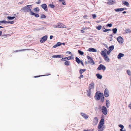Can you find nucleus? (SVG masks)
Instances as JSON below:
<instances>
[{"instance_id":"obj_27","label":"nucleus","mask_w":131,"mask_h":131,"mask_svg":"<svg viewBox=\"0 0 131 131\" xmlns=\"http://www.w3.org/2000/svg\"><path fill=\"white\" fill-rule=\"evenodd\" d=\"M103 125L102 124H99L97 128L99 129V130H100V129H101V128L103 127Z\"/></svg>"},{"instance_id":"obj_31","label":"nucleus","mask_w":131,"mask_h":131,"mask_svg":"<svg viewBox=\"0 0 131 131\" xmlns=\"http://www.w3.org/2000/svg\"><path fill=\"white\" fill-rule=\"evenodd\" d=\"M28 50V49H23L20 50H17L15 51H14V52H19V51H25V50Z\"/></svg>"},{"instance_id":"obj_40","label":"nucleus","mask_w":131,"mask_h":131,"mask_svg":"<svg viewBox=\"0 0 131 131\" xmlns=\"http://www.w3.org/2000/svg\"><path fill=\"white\" fill-rule=\"evenodd\" d=\"M56 44L58 46H59L62 45V43H61L60 42H58Z\"/></svg>"},{"instance_id":"obj_36","label":"nucleus","mask_w":131,"mask_h":131,"mask_svg":"<svg viewBox=\"0 0 131 131\" xmlns=\"http://www.w3.org/2000/svg\"><path fill=\"white\" fill-rule=\"evenodd\" d=\"M34 10L35 12H38L39 10V8L37 7L35 8Z\"/></svg>"},{"instance_id":"obj_59","label":"nucleus","mask_w":131,"mask_h":131,"mask_svg":"<svg viewBox=\"0 0 131 131\" xmlns=\"http://www.w3.org/2000/svg\"><path fill=\"white\" fill-rule=\"evenodd\" d=\"M24 2L23 1H22L21 2H19V3L18 4H22Z\"/></svg>"},{"instance_id":"obj_58","label":"nucleus","mask_w":131,"mask_h":131,"mask_svg":"<svg viewBox=\"0 0 131 131\" xmlns=\"http://www.w3.org/2000/svg\"><path fill=\"white\" fill-rule=\"evenodd\" d=\"M93 131V130H84V131Z\"/></svg>"},{"instance_id":"obj_23","label":"nucleus","mask_w":131,"mask_h":131,"mask_svg":"<svg viewBox=\"0 0 131 131\" xmlns=\"http://www.w3.org/2000/svg\"><path fill=\"white\" fill-rule=\"evenodd\" d=\"M106 107L108 108L110 106V103L109 101L108 100H107L106 101Z\"/></svg>"},{"instance_id":"obj_48","label":"nucleus","mask_w":131,"mask_h":131,"mask_svg":"<svg viewBox=\"0 0 131 131\" xmlns=\"http://www.w3.org/2000/svg\"><path fill=\"white\" fill-rule=\"evenodd\" d=\"M8 23H10L11 24H13L14 23V22L13 21H8Z\"/></svg>"},{"instance_id":"obj_45","label":"nucleus","mask_w":131,"mask_h":131,"mask_svg":"<svg viewBox=\"0 0 131 131\" xmlns=\"http://www.w3.org/2000/svg\"><path fill=\"white\" fill-rule=\"evenodd\" d=\"M1 22L2 23H4L5 24L8 23V22H7L8 21H5L3 20V21H1Z\"/></svg>"},{"instance_id":"obj_50","label":"nucleus","mask_w":131,"mask_h":131,"mask_svg":"<svg viewBox=\"0 0 131 131\" xmlns=\"http://www.w3.org/2000/svg\"><path fill=\"white\" fill-rule=\"evenodd\" d=\"M41 3V1L40 0H38V2H36V3L38 4L40 3Z\"/></svg>"},{"instance_id":"obj_54","label":"nucleus","mask_w":131,"mask_h":131,"mask_svg":"<svg viewBox=\"0 0 131 131\" xmlns=\"http://www.w3.org/2000/svg\"><path fill=\"white\" fill-rule=\"evenodd\" d=\"M66 53H68V54H72L71 52L70 51H67L66 52Z\"/></svg>"},{"instance_id":"obj_4","label":"nucleus","mask_w":131,"mask_h":131,"mask_svg":"<svg viewBox=\"0 0 131 131\" xmlns=\"http://www.w3.org/2000/svg\"><path fill=\"white\" fill-rule=\"evenodd\" d=\"M54 27L57 28H65L67 27L66 26L62 23H58L57 25H55Z\"/></svg>"},{"instance_id":"obj_39","label":"nucleus","mask_w":131,"mask_h":131,"mask_svg":"<svg viewBox=\"0 0 131 131\" xmlns=\"http://www.w3.org/2000/svg\"><path fill=\"white\" fill-rule=\"evenodd\" d=\"M111 30L110 29H105L104 30H103V31L104 32H106L108 31H111Z\"/></svg>"},{"instance_id":"obj_22","label":"nucleus","mask_w":131,"mask_h":131,"mask_svg":"<svg viewBox=\"0 0 131 131\" xmlns=\"http://www.w3.org/2000/svg\"><path fill=\"white\" fill-rule=\"evenodd\" d=\"M96 75L97 78L99 79H101L102 78V76L101 75H100L99 74H97Z\"/></svg>"},{"instance_id":"obj_12","label":"nucleus","mask_w":131,"mask_h":131,"mask_svg":"<svg viewBox=\"0 0 131 131\" xmlns=\"http://www.w3.org/2000/svg\"><path fill=\"white\" fill-rule=\"evenodd\" d=\"M41 7L46 11H48V8L47 5L46 4H44L41 5Z\"/></svg>"},{"instance_id":"obj_56","label":"nucleus","mask_w":131,"mask_h":131,"mask_svg":"<svg viewBox=\"0 0 131 131\" xmlns=\"http://www.w3.org/2000/svg\"><path fill=\"white\" fill-rule=\"evenodd\" d=\"M53 36H52V35L50 36V39H52V38H53Z\"/></svg>"},{"instance_id":"obj_13","label":"nucleus","mask_w":131,"mask_h":131,"mask_svg":"<svg viewBox=\"0 0 131 131\" xmlns=\"http://www.w3.org/2000/svg\"><path fill=\"white\" fill-rule=\"evenodd\" d=\"M81 115L85 119H86L88 118L89 116L88 115L86 114L81 113Z\"/></svg>"},{"instance_id":"obj_1","label":"nucleus","mask_w":131,"mask_h":131,"mask_svg":"<svg viewBox=\"0 0 131 131\" xmlns=\"http://www.w3.org/2000/svg\"><path fill=\"white\" fill-rule=\"evenodd\" d=\"M94 98L97 101L101 99V102L102 103L104 102V97L103 93L100 92V91L97 92L94 96Z\"/></svg>"},{"instance_id":"obj_25","label":"nucleus","mask_w":131,"mask_h":131,"mask_svg":"<svg viewBox=\"0 0 131 131\" xmlns=\"http://www.w3.org/2000/svg\"><path fill=\"white\" fill-rule=\"evenodd\" d=\"M70 61H67L64 62V64L66 66H69L70 64Z\"/></svg>"},{"instance_id":"obj_14","label":"nucleus","mask_w":131,"mask_h":131,"mask_svg":"<svg viewBox=\"0 0 131 131\" xmlns=\"http://www.w3.org/2000/svg\"><path fill=\"white\" fill-rule=\"evenodd\" d=\"M115 3V0H108L107 4L109 5H112Z\"/></svg>"},{"instance_id":"obj_21","label":"nucleus","mask_w":131,"mask_h":131,"mask_svg":"<svg viewBox=\"0 0 131 131\" xmlns=\"http://www.w3.org/2000/svg\"><path fill=\"white\" fill-rule=\"evenodd\" d=\"M86 69H80L79 71L80 74H81L82 73H83L84 71H85Z\"/></svg>"},{"instance_id":"obj_32","label":"nucleus","mask_w":131,"mask_h":131,"mask_svg":"<svg viewBox=\"0 0 131 131\" xmlns=\"http://www.w3.org/2000/svg\"><path fill=\"white\" fill-rule=\"evenodd\" d=\"M78 52L81 55H83L84 54L83 52L80 50H78Z\"/></svg>"},{"instance_id":"obj_29","label":"nucleus","mask_w":131,"mask_h":131,"mask_svg":"<svg viewBox=\"0 0 131 131\" xmlns=\"http://www.w3.org/2000/svg\"><path fill=\"white\" fill-rule=\"evenodd\" d=\"M114 46H110L109 48V50L111 51L114 49Z\"/></svg>"},{"instance_id":"obj_5","label":"nucleus","mask_w":131,"mask_h":131,"mask_svg":"<svg viewBox=\"0 0 131 131\" xmlns=\"http://www.w3.org/2000/svg\"><path fill=\"white\" fill-rule=\"evenodd\" d=\"M102 111L104 114L105 115L107 114V110L105 107L103 106L102 107Z\"/></svg>"},{"instance_id":"obj_9","label":"nucleus","mask_w":131,"mask_h":131,"mask_svg":"<svg viewBox=\"0 0 131 131\" xmlns=\"http://www.w3.org/2000/svg\"><path fill=\"white\" fill-rule=\"evenodd\" d=\"M117 40L120 43H122L123 42V39L122 37H118L117 38Z\"/></svg>"},{"instance_id":"obj_19","label":"nucleus","mask_w":131,"mask_h":131,"mask_svg":"<svg viewBox=\"0 0 131 131\" xmlns=\"http://www.w3.org/2000/svg\"><path fill=\"white\" fill-rule=\"evenodd\" d=\"M124 54L123 53H120L117 56V58L118 59H121V57H123L124 56Z\"/></svg>"},{"instance_id":"obj_52","label":"nucleus","mask_w":131,"mask_h":131,"mask_svg":"<svg viewBox=\"0 0 131 131\" xmlns=\"http://www.w3.org/2000/svg\"><path fill=\"white\" fill-rule=\"evenodd\" d=\"M66 60H70V57H66Z\"/></svg>"},{"instance_id":"obj_53","label":"nucleus","mask_w":131,"mask_h":131,"mask_svg":"<svg viewBox=\"0 0 131 131\" xmlns=\"http://www.w3.org/2000/svg\"><path fill=\"white\" fill-rule=\"evenodd\" d=\"M62 2V4L63 5H66V2L65 1H63Z\"/></svg>"},{"instance_id":"obj_35","label":"nucleus","mask_w":131,"mask_h":131,"mask_svg":"<svg viewBox=\"0 0 131 131\" xmlns=\"http://www.w3.org/2000/svg\"><path fill=\"white\" fill-rule=\"evenodd\" d=\"M91 91H87V92H88V93H87V95L88 96L90 97V96L91 95Z\"/></svg>"},{"instance_id":"obj_33","label":"nucleus","mask_w":131,"mask_h":131,"mask_svg":"<svg viewBox=\"0 0 131 131\" xmlns=\"http://www.w3.org/2000/svg\"><path fill=\"white\" fill-rule=\"evenodd\" d=\"M102 27V26L101 25H100L98 26H97L96 27V28L98 30H100Z\"/></svg>"},{"instance_id":"obj_37","label":"nucleus","mask_w":131,"mask_h":131,"mask_svg":"<svg viewBox=\"0 0 131 131\" xmlns=\"http://www.w3.org/2000/svg\"><path fill=\"white\" fill-rule=\"evenodd\" d=\"M50 7L51 8H53L54 7V5L52 4H50L49 5Z\"/></svg>"},{"instance_id":"obj_46","label":"nucleus","mask_w":131,"mask_h":131,"mask_svg":"<svg viewBox=\"0 0 131 131\" xmlns=\"http://www.w3.org/2000/svg\"><path fill=\"white\" fill-rule=\"evenodd\" d=\"M112 25L111 24H107V26H108L110 27H112Z\"/></svg>"},{"instance_id":"obj_16","label":"nucleus","mask_w":131,"mask_h":131,"mask_svg":"<svg viewBox=\"0 0 131 131\" xmlns=\"http://www.w3.org/2000/svg\"><path fill=\"white\" fill-rule=\"evenodd\" d=\"M63 57V56L62 55H55L52 56V57L53 58H61Z\"/></svg>"},{"instance_id":"obj_64","label":"nucleus","mask_w":131,"mask_h":131,"mask_svg":"<svg viewBox=\"0 0 131 131\" xmlns=\"http://www.w3.org/2000/svg\"><path fill=\"white\" fill-rule=\"evenodd\" d=\"M126 13V12L125 11H124L122 13L123 14H125V13Z\"/></svg>"},{"instance_id":"obj_15","label":"nucleus","mask_w":131,"mask_h":131,"mask_svg":"<svg viewBox=\"0 0 131 131\" xmlns=\"http://www.w3.org/2000/svg\"><path fill=\"white\" fill-rule=\"evenodd\" d=\"M94 83L92 82L90 83L89 85V91H91V89L94 88Z\"/></svg>"},{"instance_id":"obj_7","label":"nucleus","mask_w":131,"mask_h":131,"mask_svg":"<svg viewBox=\"0 0 131 131\" xmlns=\"http://www.w3.org/2000/svg\"><path fill=\"white\" fill-rule=\"evenodd\" d=\"M105 69L106 67L104 66L102 64H100L97 68V70H100L102 69L103 71H104L105 70Z\"/></svg>"},{"instance_id":"obj_38","label":"nucleus","mask_w":131,"mask_h":131,"mask_svg":"<svg viewBox=\"0 0 131 131\" xmlns=\"http://www.w3.org/2000/svg\"><path fill=\"white\" fill-rule=\"evenodd\" d=\"M127 73L129 75H131L130 72L129 70H127Z\"/></svg>"},{"instance_id":"obj_20","label":"nucleus","mask_w":131,"mask_h":131,"mask_svg":"<svg viewBox=\"0 0 131 131\" xmlns=\"http://www.w3.org/2000/svg\"><path fill=\"white\" fill-rule=\"evenodd\" d=\"M124 9L123 8H116L115 9V11L117 12L119 11H122L124 10Z\"/></svg>"},{"instance_id":"obj_42","label":"nucleus","mask_w":131,"mask_h":131,"mask_svg":"<svg viewBox=\"0 0 131 131\" xmlns=\"http://www.w3.org/2000/svg\"><path fill=\"white\" fill-rule=\"evenodd\" d=\"M118 126L120 127L121 128H124V126L122 125H121V124H120V125H118Z\"/></svg>"},{"instance_id":"obj_62","label":"nucleus","mask_w":131,"mask_h":131,"mask_svg":"<svg viewBox=\"0 0 131 131\" xmlns=\"http://www.w3.org/2000/svg\"><path fill=\"white\" fill-rule=\"evenodd\" d=\"M123 128H121V129H120V130L121 131H125L124 130H123Z\"/></svg>"},{"instance_id":"obj_6","label":"nucleus","mask_w":131,"mask_h":131,"mask_svg":"<svg viewBox=\"0 0 131 131\" xmlns=\"http://www.w3.org/2000/svg\"><path fill=\"white\" fill-rule=\"evenodd\" d=\"M87 57L88 60V62L89 63L92 64H94V62L92 58H91L90 57L88 56H87Z\"/></svg>"},{"instance_id":"obj_51","label":"nucleus","mask_w":131,"mask_h":131,"mask_svg":"<svg viewBox=\"0 0 131 131\" xmlns=\"http://www.w3.org/2000/svg\"><path fill=\"white\" fill-rule=\"evenodd\" d=\"M83 76L81 74L80 75V76L79 77V78L81 79V78H83Z\"/></svg>"},{"instance_id":"obj_41","label":"nucleus","mask_w":131,"mask_h":131,"mask_svg":"<svg viewBox=\"0 0 131 131\" xmlns=\"http://www.w3.org/2000/svg\"><path fill=\"white\" fill-rule=\"evenodd\" d=\"M61 61H66V57L63 58L61 59Z\"/></svg>"},{"instance_id":"obj_43","label":"nucleus","mask_w":131,"mask_h":131,"mask_svg":"<svg viewBox=\"0 0 131 131\" xmlns=\"http://www.w3.org/2000/svg\"><path fill=\"white\" fill-rule=\"evenodd\" d=\"M41 18H46V16L45 15L43 14L41 16Z\"/></svg>"},{"instance_id":"obj_10","label":"nucleus","mask_w":131,"mask_h":131,"mask_svg":"<svg viewBox=\"0 0 131 131\" xmlns=\"http://www.w3.org/2000/svg\"><path fill=\"white\" fill-rule=\"evenodd\" d=\"M98 120L97 118V117H94L93 120V124L94 125H96L98 123Z\"/></svg>"},{"instance_id":"obj_63","label":"nucleus","mask_w":131,"mask_h":131,"mask_svg":"<svg viewBox=\"0 0 131 131\" xmlns=\"http://www.w3.org/2000/svg\"><path fill=\"white\" fill-rule=\"evenodd\" d=\"M2 34V31H0V36Z\"/></svg>"},{"instance_id":"obj_55","label":"nucleus","mask_w":131,"mask_h":131,"mask_svg":"<svg viewBox=\"0 0 131 131\" xmlns=\"http://www.w3.org/2000/svg\"><path fill=\"white\" fill-rule=\"evenodd\" d=\"M57 46H58L57 45V44H56V45L53 46V47L54 48H55L57 47Z\"/></svg>"},{"instance_id":"obj_2","label":"nucleus","mask_w":131,"mask_h":131,"mask_svg":"<svg viewBox=\"0 0 131 131\" xmlns=\"http://www.w3.org/2000/svg\"><path fill=\"white\" fill-rule=\"evenodd\" d=\"M32 6V5H26L21 8V11L23 12L27 13L29 12L30 14V12H32V11H31V9Z\"/></svg>"},{"instance_id":"obj_34","label":"nucleus","mask_w":131,"mask_h":131,"mask_svg":"<svg viewBox=\"0 0 131 131\" xmlns=\"http://www.w3.org/2000/svg\"><path fill=\"white\" fill-rule=\"evenodd\" d=\"M7 18L9 20H12L13 19L15 18V17H10V16H8L7 17Z\"/></svg>"},{"instance_id":"obj_30","label":"nucleus","mask_w":131,"mask_h":131,"mask_svg":"<svg viewBox=\"0 0 131 131\" xmlns=\"http://www.w3.org/2000/svg\"><path fill=\"white\" fill-rule=\"evenodd\" d=\"M117 29L116 28L113 29H112L113 32L114 34H116L117 32Z\"/></svg>"},{"instance_id":"obj_60","label":"nucleus","mask_w":131,"mask_h":131,"mask_svg":"<svg viewBox=\"0 0 131 131\" xmlns=\"http://www.w3.org/2000/svg\"><path fill=\"white\" fill-rule=\"evenodd\" d=\"M81 32L82 33H83L84 32V31L83 30H81Z\"/></svg>"},{"instance_id":"obj_8","label":"nucleus","mask_w":131,"mask_h":131,"mask_svg":"<svg viewBox=\"0 0 131 131\" xmlns=\"http://www.w3.org/2000/svg\"><path fill=\"white\" fill-rule=\"evenodd\" d=\"M47 36L45 35L40 40V42L41 43H43L45 42L47 39Z\"/></svg>"},{"instance_id":"obj_44","label":"nucleus","mask_w":131,"mask_h":131,"mask_svg":"<svg viewBox=\"0 0 131 131\" xmlns=\"http://www.w3.org/2000/svg\"><path fill=\"white\" fill-rule=\"evenodd\" d=\"M92 16L93 19H95L96 17V16L95 14H92Z\"/></svg>"},{"instance_id":"obj_28","label":"nucleus","mask_w":131,"mask_h":131,"mask_svg":"<svg viewBox=\"0 0 131 131\" xmlns=\"http://www.w3.org/2000/svg\"><path fill=\"white\" fill-rule=\"evenodd\" d=\"M123 3L124 5H125L127 6H128L129 5V3L125 1H123Z\"/></svg>"},{"instance_id":"obj_18","label":"nucleus","mask_w":131,"mask_h":131,"mask_svg":"<svg viewBox=\"0 0 131 131\" xmlns=\"http://www.w3.org/2000/svg\"><path fill=\"white\" fill-rule=\"evenodd\" d=\"M88 50L90 52L92 51L96 52L97 51V50L96 49L92 48H89Z\"/></svg>"},{"instance_id":"obj_17","label":"nucleus","mask_w":131,"mask_h":131,"mask_svg":"<svg viewBox=\"0 0 131 131\" xmlns=\"http://www.w3.org/2000/svg\"><path fill=\"white\" fill-rule=\"evenodd\" d=\"M30 14L31 15H35V17H38L39 16V14H35L32 11V12H30Z\"/></svg>"},{"instance_id":"obj_26","label":"nucleus","mask_w":131,"mask_h":131,"mask_svg":"<svg viewBox=\"0 0 131 131\" xmlns=\"http://www.w3.org/2000/svg\"><path fill=\"white\" fill-rule=\"evenodd\" d=\"M75 61L78 64H79L81 61L77 57H76L75 58Z\"/></svg>"},{"instance_id":"obj_3","label":"nucleus","mask_w":131,"mask_h":131,"mask_svg":"<svg viewBox=\"0 0 131 131\" xmlns=\"http://www.w3.org/2000/svg\"><path fill=\"white\" fill-rule=\"evenodd\" d=\"M101 54L103 57L104 58V59L107 62H109L110 59L106 55V53L103 51H102Z\"/></svg>"},{"instance_id":"obj_47","label":"nucleus","mask_w":131,"mask_h":131,"mask_svg":"<svg viewBox=\"0 0 131 131\" xmlns=\"http://www.w3.org/2000/svg\"><path fill=\"white\" fill-rule=\"evenodd\" d=\"M69 57L70 60L73 59V56L72 54H71V56Z\"/></svg>"},{"instance_id":"obj_49","label":"nucleus","mask_w":131,"mask_h":131,"mask_svg":"<svg viewBox=\"0 0 131 131\" xmlns=\"http://www.w3.org/2000/svg\"><path fill=\"white\" fill-rule=\"evenodd\" d=\"M111 51H110V50H109L108 51H107V54L109 55L110 54V53L111 52Z\"/></svg>"},{"instance_id":"obj_11","label":"nucleus","mask_w":131,"mask_h":131,"mask_svg":"<svg viewBox=\"0 0 131 131\" xmlns=\"http://www.w3.org/2000/svg\"><path fill=\"white\" fill-rule=\"evenodd\" d=\"M104 95L105 97H107L109 95V92L108 90L107 89H105L104 92Z\"/></svg>"},{"instance_id":"obj_24","label":"nucleus","mask_w":131,"mask_h":131,"mask_svg":"<svg viewBox=\"0 0 131 131\" xmlns=\"http://www.w3.org/2000/svg\"><path fill=\"white\" fill-rule=\"evenodd\" d=\"M104 119H102L99 123V124H102L103 125L104 124Z\"/></svg>"},{"instance_id":"obj_61","label":"nucleus","mask_w":131,"mask_h":131,"mask_svg":"<svg viewBox=\"0 0 131 131\" xmlns=\"http://www.w3.org/2000/svg\"><path fill=\"white\" fill-rule=\"evenodd\" d=\"M40 75H39V76H34V77L35 78H38V77H40Z\"/></svg>"},{"instance_id":"obj_57","label":"nucleus","mask_w":131,"mask_h":131,"mask_svg":"<svg viewBox=\"0 0 131 131\" xmlns=\"http://www.w3.org/2000/svg\"><path fill=\"white\" fill-rule=\"evenodd\" d=\"M80 63H81V64H82V66H84V64H83V62L82 61H81Z\"/></svg>"}]
</instances>
